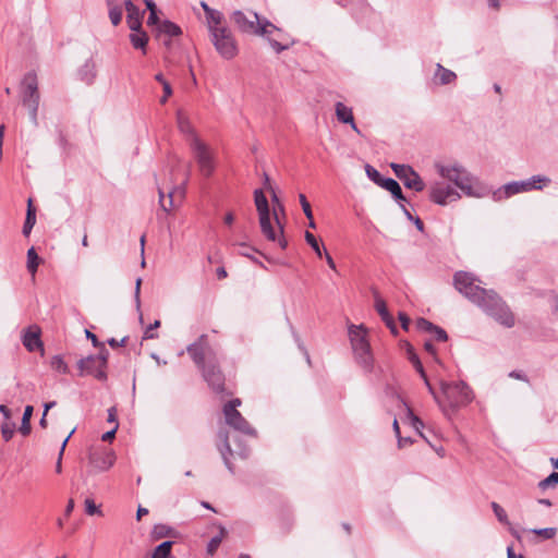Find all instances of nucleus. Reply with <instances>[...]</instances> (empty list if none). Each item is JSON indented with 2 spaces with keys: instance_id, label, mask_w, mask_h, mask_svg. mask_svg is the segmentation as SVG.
Wrapping results in <instances>:
<instances>
[{
  "instance_id": "nucleus-30",
  "label": "nucleus",
  "mask_w": 558,
  "mask_h": 558,
  "mask_svg": "<svg viewBox=\"0 0 558 558\" xmlns=\"http://www.w3.org/2000/svg\"><path fill=\"white\" fill-rule=\"evenodd\" d=\"M36 223V210L33 207L32 199L29 198L27 202V213H26V219L23 226V234L25 236H28L32 232V229L34 228Z\"/></svg>"
},
{
  "instance_id": "nucleus-26",
  "label": "nucleus",
  "mask_w": 558,
  "mask_h": 558,
  "mask_svg": "<svg viewBox=\"0 0 558 558\" xmlns=\"http://www.w3.org/2000/svg\"><path fill=\"white\" fill-rule=\"evenodd\" d=\"M177 123H178V128H179L180 132L189 137V144L191 145V142H193V137H198V136L196 135L189 118L181 110H179L177 112Z\"/></svg>"
},
{
  "instance_id": "nucleus-44",
  "label": "nucleus",
  "mask_w": 558,
  "mask_h": 558,
  "mask_svg": "<svg viewBox=\"0 0 558 558\" xmlns=\"http://www.w3.org/2000/svg\"><path fill=\"white\" fill-rule=\"evenodd\" d=\"M299 199H300V204L302 206L304 215L306 216V218L308 220H312V214H313L312 208H311V205H310L308 201L306 199L305 195L300 194Z\"/></svg>"
},
{
  "instance_id": "nucleus-21",
  "label": "nucleus",
  "mask_w": 558,
  "mask_h": 558,
  "mask_svg": "<svg viewBox=\"0 0 558 558\" xmlns=\"http://www.w3.org/2000/svg\"><path fill=\"white\" fill-rule=\"evenodd\" d=\"M335 111L339 122L350 124L351 129L354 132H356L357 134L361 133L357 125L354 122L353 112L350 107L345 106L343 102L338 101L335 105Z\"/></svg>"
},
{
  "instance_id": "nucleus-52",
  "label": "nucleus",
  "mask_w": 558,
  "mask_h": 558,
  "mask_svg": "<svg viewBox=\"0 0 558 558\" xmlns=\"http://www.w3.org/2000/svg\"><path fill=\"white\" fill-rule=\"evenodd\" d=\"M160 326V320H155L154 324L149 325L144 333V339H154L156 335L151 332V330L158 328Z\"/></svg>"
},
{
  "instance_id": "nucleus-40",
  "label": "nucleus",
  "mask_w": 558,
  "mask_h": 558,
  "mask_svg": "<svg viewBox=\"0 0 558 558\" xmlns=\"http://www.w3.org/2000/svg\"><path fill=\"white\" fill-rule=\"evenodd\" d=\"M304 236H305V241L315 251L317 256L322 257L323 253H322L320 246H319L318 241L316 240L315 235L313 233L306 231Z\"/></svg>"
},
{
  "instance_id": "nucleus-45",
  "label": "nucleus",
  "mask_w": 558,
  "mask_h": 558,
  "mask_svg": "<svg viewBox=\"0 0 558 558\" xmlns=\"http://www.w3.org/2000/svg\"><path fill=\"white\" fill-rule=\"evenodd\" d=\"M410 361L415 367V369L420 373L422 378H425V371L424 367L418 359V356L415 353H410Z\"/></svg>"
},
{
  "instance_id": "nucleus-38",
  "label": "nucleus",
  "mask_w": 558,
  "mask_h": 558,
  "mask_svg": "<svg viewBox=\"0 0 558 558\" xmlns=\"http://www.w3.org/2000/svg\"><path fill=\"white\" fill-rule=\"evenodd\" d=\"M365 172H366L367 177L369 178V180H372L377 185L383 186V181H385V179L380 175V173L374 167L366 165Z\"/></svg>"
},
{
  "instance_id": "nucleus-6",
  "label": "nucleus",
  "mask_w": 558,
  "mask_h": 558,
  "mask_svg": "<svg viewBox=\"0 0 558 558\" xmlns=\"http://www.w3.org/2000/svg\"><path fill=\"white\" fill-rule=\"evenodd\" d=\"M348 333L356 362L362 367L371 369L373 365V354L367 339L366 328L363 325L350 324Z\"/></svg>"
},
{
  "instance_id": "nucleus-58",
  "label": "nucleus",
  "mask_w": 558,
  "mask_h": 558,
  "mask_svg": "<svg viewBox=\"0 0 558 558\" xmlns=\"http://www.w3.org/2000/svg\"><path fill=\"white\" fill-rule=\"evenodd\" d=\"M167 527V525H163V524H160V525H155L154 526V530L151 532L153 536H156V537H161L163 536V530Z\"/></svg>"
},
{
  "instance_id": "nucleus-60",
  "label": "nucleus",
  "mask_w": 558,
  "mask_h": 558,
  "mask_svg": "<svg viewBox=\"0 0 558 558\" xmlns=\"http://www.w3.org/2000/svg\"><path fill=\"white\" fill-rule=\"evenodd\" d=\"M0 412L3 414L4 418H5V422H10V418H11V410L4 405V404H1L0 405Z\"/></svg>"
},
{
  "instance_id": "nucleus-4",
  "label": "nucleus",
  "mask_w": 558,
  "mask_h": 558,
  "mask_svg": "<svg viewBox=\"0 0 558 558\" xmlns=\"http://www.w3.org/2000/svg\"><path fill=\"white\" fill-rule=\"evenodd\" d=\"M254 203L262 234L268 241L277 243L281 250H286L288 241L284 238V228L279 219L277 208L270 210L268 201L262 190L254 191Z\"/></svg>"
},
{
  "instance_id": "nucleus-57",
  "label": "nucleus",
  "mask_w": 558,
  "mask_h": 558,
  "mask_svg": "<svg viewBox=\"0 0 558 558\" xmlns=\"http://www.w3.org/2000/svg\"><path fill=\"white\" fill-rule=\"evenodd\" d=\"M107 421L109 423H113L116 425V423H118V417H117V409L114 407L110 408L108 410V418Z\"/></svg>"
},
{
  "instance_id": "nucleus-27",
  "label": "nucleus",
  "mask_w": 558,
  "mask_h": 558,
  "mask_svg": "<svg viewBox=\"0 0 558 558\" xmlns=\"http://www.w3.org/2000/svg\"><path fill=\"white\" fill-rule=\"evenodd\" d=\"M201 7L205 12L207 28L223 22V14L215 9H211L205 1H201Z\"/></svg>"
},
{
  "instance_id": "nucleus-5",
  "label": "nucleus",
  "mask_w": 558,
  "mask_h": 558,
  "mask_svg": "<svg viewBox=\"0 0 558 558\" xmlns=\"http://www.w3.org/2000/svg\"><path fill=\"white\" fill-rule=\"evenodd\" d=\"M20 97L22 105L28 111L31 122L37 126L40 93L38 89V78L35 72H28L22 78L20 84Z\"/></svg>"
},
{
  "instance_id": "nucleus-53",
  "label": "nucleus",
  "mask_w": 558,
  "mask_h": 558,
  "mask_svg": "<svg viewBox=\"0 0 558 558\" xmlns=\"http://www.w3.org/2000/svg\"><path fill=\"white\" fill-rule=\"evenodd\" d=\"M118 427H119V424H118V423H116V425L113 426V428H112L111 430H109V432H107V433H105V434L102 435L101 439H102L104 441H111V440L114 438V436H116V433H117V430H118Z\"/></svg>"
},
{
  "instance_id": "nucleus-8",
  "label": "nucleus",
  "mask_w": 558,
  "mask_h": 558,
  "mask_svg": "<svg viewBox=\"0 0 558 558\" xmlns=\"http://www.w3.org/2000/svg\"><path fill=\"white\" fill-rule=\"evenodd\" d=\"M440 389L445 397L446 403L444 412L447 411V408L456 411L459 408L466 407L474 399V395L470 387L464 381L457 383H440Z\"/></svg>"
},
{
  "instance_id": "nucleus-51",
  "label": "nucleus",
  "mask_w": 558,
  "mask_h": 558,
  "mask_svg": "<svg viewBox=\"0 0 558 558\" xmlns=\"http://www.w3.org/2000/svg\"><path fill=\"white\" fill-rule=\"evenodd\" d=\"M432 335L434 338L438 341H446L447 340V333L444 329H441L438 326H435V329L433 330Z\"/></svg>"
},
{
  "instance_id": "nucleus-54",
  "label": "nucleus",
  "mask_w": 558,
  "mask_h": 558,
  "mask_svg": "<svg viewBox=\"0 0 558 558\" xmlns=\"http://www.w3.org/2000/svg\"><path fill=\"white\" fill-rule=\"evenodd\" d=\"M162 88H163V96L161 97L160 102L165 104L167 101L168 97H170L172 95V88L169 83H165Z\"/></svg>"
},
{
  "instance_id": "nucleus-17",
  "label": "nucleus",
  "mask_w": 558,
  "mask_h": 558,
  "mask_svg": "<svg viewBox=\"0 0 558 558\" xmlns=\"http://www.w3.org/2000/svg\"><path fill=\"white\" fill-rule=\"evenodd\" d=\"M116 460L112 451L92 452L89 454V464L95 472H104L109 470Z\"/></svg>"
},
{
  "instance_id": "nucleus-18",
  "label": "nucleus",
  "mask_w": 558,
  "mask_h": 558,
  "mask_svg": "<svg viewBox=\"0 0 558 558\" xmlns=\"http://www.w3.org/2000/svg\"><path fill=\"white\" fill-rule=\"evenodd\" d=\"M23 345L29 351L34 352L38 349L44 351L43 342L40 340V329L37 326L27 328L22 337Z\"/></svg>"
},
{
  "instance_id": "nucleus-2",
  "label": "nucleus",
  "mask_w": 558,
  "mask_h": 558,
  "mask_svg": "<svg viewBox=\"0 0 558 558\" xmlns=\"http://www.w3.org/2000/svg\"><path fill=\"white\" fill-rule=\"evenodd\" d=\"M230 19L240 32L267 37L270 46L277 53L287 50L290 47L289 44L283 45L277 39L272 38L274 33H278L279 37L281 38V31L267 19L259 17V15L254 11L236 10L231 14Z\"/></svg>"
},
{
  "instance_id": "nucleus-3",
  "label": "nucleus",
  "mask_w": 558,
  "mask_h": 558,
  "mask_svg": "<svg viewBox=\"0 0 558 558\" xmlns=\"http://www.w3.org/2000/svg\"><path fill=\"white\" fill-rule=\"evenodd\" d=\"M435 169L440 178L449 183H453L468 197L483 198L492 193L486 184L471 175L459 165L436 162Z\"/></svg>"
},
{
  "instance_id": "nucleus-47",
  "label": "nucleus",
  "mask_w": 558,
  "mask_h": 558,
  "mask_svg": "<svg viewBox=\"0 0 558 558\" xmlns=\"http://www.w3.org/2000/svg\"><path fill=\"white\" fill-rule=\"evenodd\" d=\"M427 389H428V392L433 396V398L435 399V401L438 403V405L445 410V405H444V402H441V400L439 399L438 395L436 393L435 389L433 388V386L430 385L428 378H427V375L425 374V378H423Z\"/></svg>"
},
{
  "instance_id": "nucleus-48",
  "label": "nucleus",
  "mask_w": 558,
  "mask_h": 558,
  "mask_svg": "<svg viewBox=\"0 0 558 558\" xmlns=\"http://www.w3.org/2000/svg\"><path fill=\"white\" fill-rule=\"evenodd\" d=\"M408 416L409 418L411 420V424L412 426L417 430L420 432V429L424 426L423 422L413 414V412L408 409Z\"/></svg>"
},
{
  "instance_id": "nucleus-62",
  "label": "nucleus",
  "mask_w": 558,
  "mask_h": 558,
  "mask_svg": "<svg viewBox=\"0 0 558 558\" xmlns=\"http://www.w3.org/2000/svg\"><path fill=\"white\" fill-rule=\"evenodd\" d=\"M86 337H87V338H89V339L92 340V342H93V344H94L95 347L100 345V347H101V350H102V349H105V348H104V344H100V343L98 342L97 337H96L93 332H90V331L86 330Z\"/></svg>"
},
{
  "instance_id": "nucleus-22",
  "label": "nucleus",
  "mask_w": 558,
  "mask_h": 558,
  "mask_svg": "<svg viewBox=\"0 0 558 558\" xmlns=\"http://www.w3.org/2000/svg\"><path fill=\"white\" fill-rule=\"evenodd\" d=\"M218 437H219V440H220V444L218 445V449L220 451V454L223 459V462L226 464V466L228 468V470L230 472H233V468H232V464L230 462V459H229V456H232V450H231V447H230V444H229V436H228V433L225 432V430H220L219 434H218Z\"/></svg>"
},
{
  "instance_id": "nucleus-59",
  "label": "nucleus",
  "mask_w": 558,
  "mask_h": 558,
  "mask_svg": "<svg viewBox=\"0 0 558 558\" xmlns=\"http://www.w3.org/2000/svg\"><path fill=\"white\" fill-rule=\"evenodd\" d=\"M399 319H400L402 328L408 330L409 325H410L409 317L404 313H399Z\"/></svg>"
},
{
  "instance_id": "nucleus-34",
  "label": "nucleus",
  "mask_w": 558,
  "mask_h": 558,
  "mask_svg": "<svg viewBox=\"0 0 558 558\" xmlns=\"http://www.w3.org/2000/svg\"><path fill=\"white\" fill-rule=\"evenodd\" d=\"M50 366L52 369L60 374H68L69 367L61 355H54L51 357Z\"/></svg>"
},
{
  "instance_id": "nucleus-50",
  "label": "nucleus",
  "mask_w": 558,
  "mask_h": 558,
  "mask_svg": "<svg viewBox=\"0 0 558 558\" xmlns=\"http://www.w3.org/2000/svg\"><path fill=\"white\" fill-rule=\"evenodd\" d=\"M162 21H159L158 16H157V10L156 11H153V12H149V16L147 19V25L148 26H154L155 27V31L158 28V24L161 23Z\"/></svg>"
},
{
  "instance_id": "nucleus-19",
  "label": "nucleus",
  "mask_w": 558,
  "mask_h": 558,
  "mask_svg": "<svg viewBox=\"0 0 558 558\" xmlns=\"http://www.w3.org/2000/svg\"><path fill=\"white\" fill-rule=\"evenodd\" d=\"M158 194H159V204H160L161 208L165 211L169 213L174 206V201L178 198L182 199L184 197L185 190H184V187H181V186L173 187L172 190H170L168 192V201L165 199V192L161 187H158Z\"/></svg>"
},
{
  "instance_id": "nucleus-63",
  "label": "nucleus",
  "mask_w": 558,
  "mask_h": 558,
  "mask_svg": "<svg viewBox=\"0 0 558 558\" xmlns=\"http://www.w3.org/2000/svg\"><path fill=\"white\" fill-rule=\"evenodd\" d=\"M223 221L226 225L231 226L234 222V215L231 211L227 213L223 218Z\"/></svg>"
},
{
  "instance_id": "nucleus-43",
  "label": "nucleus",
  "mask_w": 558,
  "mask_h": 558,
  "mask_svg": "<svg viewBox=\"0 0 558 558\" xmlns=\"http://www.w3.org/2000/svg\"><path fill=\"white\" fill-rule=\"evenodd\" d=\"M416 328L418 330L432 333L433 330L435 329V325H433L430 322H428L425 318H418L416 320Z\"/></svg>"
},
{
  "instance_id": "nucleus-29",
  "label": "nucleus",
  "mask_w": 558,
  "mask_h": 558,
  "mask_svg": "<svg viewBox=\"0 0 558 558\" xmlns=\"http://www.w3.org/2000/svg\"><path fill=\"white\" fill-rule=\"evenodd\" d=\"M156 32H157L158 36L166 35L168 37H175V36L181 35V33H182L181 28L177 24H174L173 22L168 21V20L159 23Z\"/></svg>"
},
{
  "instance_id": "nucleus-28",
  "label": "nucleus",
  "mask_w": 558,
  "mask_h": 558,
  "mask_svg": "<svg viewBox=\"0 0 558 558\" xmlns=\"http://www.w3.org/2000/svg\"><path fill=\"white\" fill-rule=\"evenodd\" d=\"M130 41L135 49H141L143 53H146L148 36L142 27L140 29L132 31L130 34Z\"/></svg>"
},
{
  "instance_id": "nucleus-13",
  "label": "nucleus",
  "mask_w": 558,
  "mask_h": 558,
  "mask_svg": "<svg viewBox=\"0 0 558 558\" xmlns=\"http://www.w3.org/2000/svg\"><path fill=\"white\" fill-rule=\"evenodd\" d=\"M461 195L456 185L446 182L436 181L430 185L429 198L435 204L445 206L460 199Z\"/></svg>"
},
{
  "instance_id": "nucleus-64",
  "label": "nucleus",
  "mask_w": 558,
  "mask_h": 558,
  "mask_svg": "<svg viewBox=\"0 0 558 558\" xmlns=\"http://www.w3.org/2000/svg\"><path fill=\"white\" fill-rule=\"evenodd\" d=\"M507 556H508V558H523L522 555L517 556L514 554L512 546L507 547Z\"/></svg>"
},
{
  "instance_id": "nucleus-1",
  "label": "nucleus",
  "mask_w": 558,
  "mask_h": 558,
  "mask_svg": "<svg viewBox=\"0 0 558 558\" xmlns=\"http://www.w3.org/2000/svg\"><path fill=\"white\" fill-rule=\"evenodd\" d=\"M476 279L470 272L458 271L454 275L457 290L473 303L482 307L505 327L514 325V317L509 308L492 290H486L475 283Z\"/></svg>"
},
{
  "instance_id": "nucleus-46",
  "label": "nucleus",
  "mask_w": 558,
  "mask_h": 558,
  "mask_svg": "<svg viewBox=\"0 0 558 558\" xmlns=\"http://www.w3.org/2000/svg\"><path fill=\"white\" fill-rule=\"evenodd\" d=\"M240 246L242 247V250L240 251V254H241L242 256H245V257L251 258L253 262H255L256 264H258L259 266H262V267H263V264H262L260 262H258L256 258H254V257L251 255V253H252V252H256V250H255V248L250 247V246H247V245H246V244H244V243L240 244Z\"/></svg>"
},
{
  "instance_id": "nucleus-61",
  "label": "nucleus",
  "mask_w": 558,
  "mask_h": 558,
  "mask_svg": "<svg viewBox=\"0 0 558 558\" xmlns=\"http://www.w3.org/2000/svg\"><path fill=\"white\" fill-rule=\"evenodd\" d=\"M125 341H126V338H123L121 341H118L114 338H111L108 340V343L111 348H119L121 345H124Z\"/></svg>"
},
{
  "instance_id": "nucleus-10",
  "label": "nucleus",
  "mask_w": 558,
  "mask_h": 558,
  "mask_svg": "<svg viewBox=\"0 0 558 558\" xmlns=\"http://www.w3.org/2000/svg\"><path fill=\"white\" fill-rule=\"evenodd\" d=\"M190 147L201 173L205 177H210L216 167L213 150L199 137H193Z\"/></svg>"
},
{
  "instance_id": "nucleus-25",
  "label": "nucleus",
  "mask_w": 558,
  "mask_h": 558,
  "mask_svg": "<svg viewBox=\"0 0 558 558\" xmlns=\"http://www.w3.org/2000/svg\"><path fill=\"white\" fill-rule=\"evenodd\" d=\"M80 78L86 83L92 84L97 76V65L93 59H88L78 70Z\"/></svg>"
},
{
  "instance_id": "nucleus-56",
  "label": "nucleus",
  "mask_w": 558,
  "mask_h": 558,
  "mask_svg": "<svg viewBox=\"0 0 558 558\" xmlns=\"http://www.w3.org/2000/svg\"><path fill=\"white\" fill-rule=\"evenodd\" d=\"M85 506H86V512L88 514H95L97 512V507H96V505L94 504L93 500L86 499L85 500Z\"/></svg>"
},
{
  "instance_id": "nucleus-11",
  "label": "nucleus",
  "mask_w": 558,
  "mask_h": 558,
  "mask_svg": "<svg viewBox=\"0 0 558 558\" xmlns=\"http://www.w3.org/2000/svg\"><path fill=\"white\" fill-rule=\"evenodd\" d=\"M241 405L240 399H233L228 402L223 407V414L226 417V422L229 426L239 430L245 435L255 436V429L251 427L248 422L241 415V413L236 410L238 407Z\"/></svg>"
},
{
  "instance_id": "nucleus-24",
  "label": "nucleus",
  "mask_w": 558,
  "mask_h": 558,
  "mask_svg": "<svg viewBox=\"0 0 558 558\" xmlns=\"http://www.w3.org/2000/svg\"><path fill=\"white\" fill-rule=\"evenodd\" d=\"M375 308L377 313L380 315L381 319L385 322L387 327L395 333L397 331L395 322L392 316L389 314L386 302L379 296L375 295Z\"/></svg>"
},
{
  "instance_id": "nucleus-20",
  "label": "nucleus",
  "mask_w": 558,
  "mask_h": 558,
  "mask_svg": "<svg viewBox=\"0 0 558 558\" xmlns=\"http://www.w3.org/2000/svg\"><path fill=\"white\" fill-rule=\"evenodd\" d=\"M126 10V23L131 31H136L142 27V19L144 12H142L131 0H125Z\"/></svg>"
},
{
  "instance_id": "nucleus-35",
  "label": "nucleus",
  "mask_w": 558,
  "mask_h": 558,
  "mask_svg": "<svg viewBox=\"0 0 558 558\" xmlns=\"http://www.w3.org/2000/svg\"><path fill=\"white\" fill-rule=\"evenodd\" d=\"M108 5L110 21L114 26H117L122 20V9L119 5H113L110 1H108Z\"/></svg>"
},
{
  "instance_id": "nucleus-32",
  "label": "nucleus",
  "mask_w": 558,
  "mask_h": 558,
  "mask_svg": "<svg viewBox=\"0 0 558 558\" xmlns=\"http://www.w3.org/2000/svg\"><path fill=\"white\" fill-rule=\"evenodd\" d=\"M381 187L389 191L395 198L404 201L402 190L396 180H393L391 178L385 179V181H383Z\"/></svg>"
},
{
  "instance_id": "nucleus-16",
  "label": "nucleus",
  "mask_w": 558,
  "mask_h": 558,
  "mask_svg": "<svg viewBox=\"0 0 558 558\" xmlns=\"http://www.w3.org/2000/svg\"><path fill=\"white\" fill-rule=\"evenodd\" d=\"M204 379L210 386L215 392H222L225 385V377L220 368L215 364L214 361L209 360L207 366L201 369Z\"/></svg>"
},
{
  "instance_id": "nucleus-23",
  "label": "nucleus",
  "mask_w": 558,
  "mask_h": 558,
  "mask_svg": "<svg viewBox=\"0 0 558 558\" xmlns=\"http://www.w3.org/2000/svg\"><path fill=\"white\" fill-rule=\"evenodd\" d=\"M433 80L437 85H448L457 80V74L442 66L440 63H437Z\"/></svg>"
},
{
  "instance_id": "nucleus-55",
  "label": "nucleus",
  "mask_w": 558,
  "mask_h": 558,
  "mask_svg": "<svg viewBox=\"0 0 558 558\" xmlns=\"http://www.w3.org/2000/svg\"><path fill=\"white\" fill-rule=\"evenodd\" d=\"M270 192H271V201L275 205L274 208H277V211L283 213V210H284L283 205L280 203L279 197L277 196L276 192L274 190Z\"/></svg>"
},
{
  "instance_id": "nucleus-36",
  "label": "nucleus",
  "mask_w": 558,
  "mask_h": 558,
  "mask_svg": "<svg viewBox=\"0 0 558 558\" xmlns=\"http://www.w3.org/2000/svg\"><path fill=\"white\" fill-rule=\"evenodd\" d=\"M557 530L555 527L534 529L530 533L534 537H541L543 539H549L556 535Z\"/></svg>"
},
{
  "instance_id": "nucleus-7",
  "label": "nucleus",
  "mask_w": 558,
  "mask_h": 558,
  "mask_svg": "<svg viewBox=\"0 0 558 558\" xmlns=\"http://www.w3.org/2000/svg\"><path fill=\"white\" fill-rule=\"evenodd\" d=\"M207 29L210 43L220 57L226 60H231L236 57L239 52L236 40L231 29L225 25L223 22L213 25Z\"/></svg>"
},
{
  "instance_id": "nucleus-15",
  "label": "nucleus",
  "mask_w": 558,
  "mask_h": 558,
  "mask_svg": "<svg viewBox=\"0 0 558 558\" xmlns=\"http://www.w3.org/2000/svg\"><path fill=\"white\" fill-rule=\"evenodd\" d=\"M186 352L199 369L206 367L207 363L205 362V357L211 353V349L207 343V336L202 335L197 341L187 345Z\"/></svg>"
},
{
  "instance_id": "nucleus-49",
  "label": "nucleus",
  "mask_w": 558,
  "mask_h": 558,
  "mask_svg": "<svg viewBox=\"0 0 558 558\" xmlns=\"http://www.w3.org/2000/svg\"><path fill=\"white\" fill-rule=\"evenodd\" d=\"M141 284H142V279L137 278L136 282H135L134 299H135V304H136V308L138 312L141 311V298H140Z\"/></svg>"
},
{
  "instance_id": "nucleus-39",
  "label": "nucleus",
  "mask_w": 558,
  "mask_h": 558,
  "mask_svg": "<svg viewBox=\"0 0 558 558\" xmlns=\"http://www.w3.org/2000/svg\"><path fill=\"white\" fill-rule=\"evenodd\" d=\"M14 432H15V423H13V422H3L1 424V434H2V437L7 441L12 439V437L14 435Z\"/></svg>"
},
{
  "instance_id": "nucleus-42",
  "label": "nucleus",
  "mask_w": 558,
  "mask_h": 558,
  "mask_svg": "<svg viewBox=\"0 0 558 558\" xmlns=\"http://www.w3.org/2000/svg\"><path fill=\"white\" fill-rule=\"evenodd\" d=\"M493 511L497 518V520L501 523H507V512L506 510L499 506L497 502L492 504Z\"/></svg>"
},
{
  "instance_id": "nucleus-9",
  "label": "nucleus",
  "mask_w": 558,
  "mask_h": 558,
  "mask_svg": "<svg viewBox=\"0 0 558 558\" xmlns=\"http://www.w3.org/2000/svg\"><path fill=\"white\" fill-rule=\"evenodd\" d=\"M550 182L551 180L546 175H533L527 180L513 181L505 184L502 187L493 193V197L495 201H501L519 193L530 192L533 190L539 191L544 186L549 185Z\"/></svg>"
},
{
  "instance_id": "nucleus-12",
  "label": "nucleus",
  "mask_w": 558,
  "mask_h": 558,
  "mask_svg": "<svg viewBox=\"0 0 558 558\" xmlns=\"http://www.w3.org/2000/svg\"><path fill=\"white\" fill-rule=\"evenodd\" d=\"M108 351L102 349L98 355H90L78 361L81 373L90 374L99 380L107 378L105 368L107 365Z\"/></svg>"
},
{
  "instance_id": "nucleus-37",
  "label": "nucleus",
  "mask_w": 558,
  "mask_h": 558,
  "mask_svg": "<svg viewBox=\"0 0 558 558\" xmlns=\"http://www.w3.org/2000/svg\"><path fill=\"white\" fill-rule=\"evenodd\" d=\"M223 537H225V530L221 529L220 533L218 535L214 536L209 541V543L207 545V554L208 555L213 556L217 551V549L220 546Z\"/></svg>"
},
{
  "instance_id": "nucleus-31",
  "label": "nucleus",
  "mask_w": 558,
  "mask_h": 558,
  "mask_svg": "<svg viewBox=\"0 0 558 558\" xmlns=\"http://www.w3.org/2000/svg\"><path fill=\"white\" fill-rule=\"evenodd\" d=\"M34 412V408L32 405H26L24 409V413L22 416V423L19 428V432L23 436H28L31 434L32 427H31V418Z\"/></svg>"
},
{
  "instance_id": "nucleus-33",
  "label": "nucleus",
  "mask_w": 558,
  "mask_h": 558,
  "mask_svg": "<svg viewBox=\"0 0 558 558\" xmlns=\"http://www.w3.org/2000/svg\"><path fill=\"white\" fill-rule=\"evenodd\" d=\"M39 265V257L34 247L27 251V269L34 276Z\"/></svg>"
},
{
  "instance_id": "nucleus-14",
  "label": "nucleus",
  "mask_w": 558,
  "mask_h": 558,
  "mask_svg": "<svg viewBox=\"0 0 558 558\" xmlns=\"http://www.w3.org/2000/svg\"><path fill=\"white\" fill-rule=\"evenodd\" d=\"M396 177L403 182L408 189H412L416 192L424 190L425 184L418 173L408 165L391 163Z\"/></svg>"
},
{
  "instance_id": "nucleus-41",
  "label": "nucleus",
  "mask_w": 558,
  "mask_h": 558,
  "mask_svg": "<svg viewBox=\"0 0 558 558\" xmlns=\"http://www.w3.org/2000/svg\"><path fill=\"white\" fill-rule=\"evenodd\" d=\"M555 485H558V472H553L550 475L539 482V487L542 489H546Z\"/></svg>"
}]
</instances>
